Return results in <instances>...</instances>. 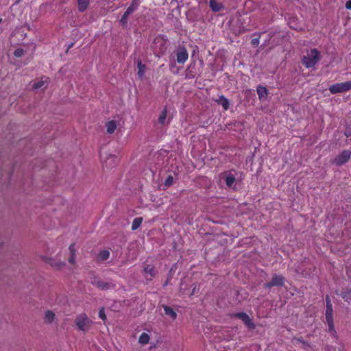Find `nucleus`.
Listing matches in <instances>:
<instances>
[{
	"instance_id": "9d476101",
	"label": "nucleus",
	"mask_w": 351,
	"mask_h": 351,
	"mask_svg": "<svg viewBox=\"0 0 351 351\" xmlns=\"http://www.w3.org/2000/svg\"><path fill=\"white\" fill-rule=\"evenodd\" d=\"M209 7L214 12H217L224 9L223 4L216 0H209Z\"/></svg>"
},
{
	"instance_id": "423d86ee",
	"label": "nucleus",
	"mask_w": 351,
	"mask_h": 351,
	"mask_svg": "<svg viewBox=\"0 0 351 351\" xmlns=\"http://www.w3.org/2000/svg\"><path fill=\"white\" fill-rule=\"evenodd\" d=\"M285 278L282 275L275 274L269 282L264 285L265 289H270L272 287H282L285 285Z\"/></svg>"
},
{
	"instance_id": "f3484780",
	"label": "nucleus",
	"mask_w": 351,
	"mask_h": 351,
	"mask_svg": "<svg viewBox=\"0 0 351 351\" xmlns=\"http://www.w3.org/2000/svg\"><path fill=\"white\" fill-rule=\"evenodd\" d=\"M137 69H138V76L140 79H143L145 76V65L143 64L141 60H138L137 62Z\"/></svg>"
},
{
	"instance_id": "a19ab883",
	"label": "nucleus",
	"mask_w": 351,
	"mask_h": 351,
	"mask_svg": "<svg viewBox=\"0 0 351 351\" xmlns=\"http://www.w3.org/2000/svg\"><path fill=\"white\" fill-rule=\"evenodd\" d=\"M345 134L346 136H348V132H346Z\"/></svg>"
},
{
	"instance_id": "c85d7f7f",
	"label": "nucleus",
	"mask_w": 351,
	"mask_h": 351,
	"mask_svg": "<svg viewBox=\"0 0 351 351\" xmlns=\"http://www.w3.org/2000/svg\"><path fill=\"white\" fill-rule=\"evenodd\" d=\"M173 182V177L171 175H169L165 180L164 184L165 186L169 187L172 185Z\"/></svg>"
},
{
	"instance_id": "7c9ffc66",
	"label": "nucleus",
	"mask_w": 351,
	"mask_h": 351,
	"mask_svg": "<svg viewBox=\"0 0 351 351\" xmlns=\"http://www.w3.org/2000/svg\"><path fill=\"white\" fill-rule=\"evenodd\" d=\"M98 316L100 319H101L103 321H105L106 319V315L104 311V308H101L98 313Z\"/></svg>"
},
{
	"instance_id": "ddd939ff",
	"label": "nucleus",
	"mask_w": 351,
	"mask_h": 351,
	"mask_svg": "<svg viewBox=\"0 0 351 351\" xmlns=\"http://www.w3.org/2000/svg\"><path fill=\"white\" fill-rule=\"evenodd\" d=\"M339 295L341 296L346 302H351V289H343Z\"/></svg>"
},
{
	"instance_id": "f8f14e48",
	"label": "nucleus",
	"mask_w": 351,
	"mask_h": 351,
	"mask_svg": "<svg viewBox=\"0 0 351 351\" xmlns=\"http://www.w3.org/2000/svg\"><path fill=\"white\" fill-rule=\"evenodd\" d=\"M326 319L327 324L328 325V332L332 337H337V332L335 328L334 322H333V316L326 317Z\"/></svg>"
},
{
	"instance_id": "ea45409f",
	"label": "nucleus",
	"mask_w": 351,
	"mask_h": 351,
	"mask_svg": "<svg viewBox=\"0 0 351 351\" xmlns=\"http://www.w3.org/2000/svg\"><path fill=\"white\" fill-rule=\"evenodd\" d=\"M345 134L346 136H348V132H346Z\"/></svg>"
},
{
	"instance_id": "c9c22d12",
	"label": "nucleus",
	"mask_w": 351,
	"mask_h": 351,
	"mask_svg": "<svg viewBox=\"0 0 351 351\" xmlns=\"http://www.w3.org/2000/svg\"><path fill=\"white\" fill-rule=\"evenodd\" d=\"M346 9H348V10H351V0H348V1L346 3Z\"/></svg>"
},
{
	"instance_id": "79ce46f5",
	"label": "nucleus",
	"mask_w": 351,
	"mask_h": 351,
	"mask_svg": "<svg viewBox=\"0 0 351 351\" xmlns=\"http://www.w3.org/2000/svg\"><path fill=\"white\" fill-rule=\"evenodd\" d=\"M20 0H18V1H19Z\"/></svg>"
},
{
	"instance_id": "bb28decb",
	"label": "nucleus",
	"mask_w": 351,
	"mask_h": 351,
	"mask_svg": "<svg viewBox=\"0 0 351 351\" xmlns=\"http://www.w3.org/2000/svg\"><path fill=\"white\" fill-rule=\"evenodd\" d=\"M110 256V252L108 250H104L99 252L98 254V258L101 261L107 260Z\"/></svg>"
},
{
	"instance_id": "0eeeda50",
	"label": "nucleus",
	"mask_w": 351,
	"mask_h": 351,
	"mask_svg": "<svg viewBox=\"0 0 351 351\" xmlns=\"http://www.w3.org/2000/svg\"><path fill=\"white\" fill-rule=\"evenodd\" d=\"M351 157V151L343 150L340 154L337 156L334 160L335 163L338 166H341L346 163Z\"/></svg>"
},
{
	"instance_id": "473e14b6",
	"label": "nucleus",
	"mask_w": 351,
	"mask_h": 351,
	"mask_svg": "<svg viewBox=\"0 0 351 351\" xmlns=\"http://www.w3.org/2000/svg\"><path fill=\"white\" fill-rule=\"evenodd\" d=\"M69 251L71 254H75V243H72L69 246Z\"/></svg>"
},
{
	"instance_id": "4be33fe9",
	"label": "nucleus",
	"mask_w": 351,
	"mask_h": 351,
	"mask_svg": "<svg viewBox=\"0 0 351 351\" xmlns=\"http://www.w3.org/2000/svg\"><path fill=\"white\" fill-rule=\"evenodd\" d=\"M143 271L146 274H149L151 278H153L156 275V271H155V268L154 266L152 265H146L144 269H143Z\"/></svg>"
},
{
	"instance_id": "2eb2a0df",
	"label": "nucleus",
	"mask_w": 351,
	"mask_h": 351,
	"mask_svg": "<svg viewBox=\"0 0 351 351\" xmlns=\"http://www.w3.org/2000/svg\"><path fill=\"white\" fill-rule=\"evenodd\" d=\"M257 94L260 100L265 99L267 97V89L263 86H258L256 88Z\"/></svg>"
},
{
	"instance_id": "4c0bfd02",
	"label": "nucleus",
	"mask_w": 351,
	"mask_h": 351,
	"mask_svg": "<svg viewBox=\"0 0 351 351\" xmlns=\"http://www.w3.org/2000/svg\"><path fill=\"white\" fill-rule=\"evenodd\" d=\"M195 289H196V286L194 287V288L193 289L191 293H190V295H193L195 293Z\"/></svg>"
},
{
	"instance_id": "a211bd4d",
	"label": "nucleus",
	"mask_w": 351,
	"mask_h": 351,
	"mask_svg": "<svg viewBox=\"0 0 351 351\" xmlns=\"http://www.w3.org/2000/svg\"><path fill=\"white\" fill-rule=\"evenodd\" d=\"M139 1H140V0H132L131 4L128 6L127 10H125L127 12V13H129L130 14H131L134 11H136L139 6V4H140Z\"/></svg>"
},
{
	"instance_id": "20e7f679",
	"label": "nucleus",
	"mask_w": 351,
	"mask_h": 351,
	"mask_svg": "<svg viewBox=\"0 0 351 351\" xmlns=\"http://www.w3.org/2000/svg\"><path fill=\"white\" fill-rule=\"evenodd\" d=\"M351 90V81L332 84L329 87V91L332 94L346 92Z\"/></svg>"
},
{
	"instance_id": "f257e3e1",
	"label": "nucleus",
	"mask_w": 351,
	"mask_h": 351,
	"mask_svg": "<svg viewBox=\"0 0 351 351\" xmlns=\"http://www.w3.org/2000/svg\"><path fill=\"white\" fill-rule=\"evenodd\" d=\"M320 59L321 56L319 51L317 49L314 48L311 49L306 56H303L302 58V63L307 69H310L314 67Z\"/></svg>"
},
{
	"instance_id": "4468645a",
	"label": "nucleus",
	"mask_w": 351,
	"mask_h": 351,
	"mask_svg": "<svg viewBox=\"0 0 351 351\" xmlns=\"http://www.w3.org/2000/svg\"><path fill=\"white\" fill-rule=\"evenodd\" d=\"M216 102L221 105L224 110H228L230 107V101L229 100L225 97L223 95L219 96V99L216 100Z\"/></svg>"
},
{
	"instance_id": "dca6fc26",
	"label": "nucleus",
	"mask_w": 351,
	"mask_h": 351,
	"mask_svg": "<svg viewBox=\"0 0 351 351\" xmlns=\"http://www.w3.org/2000/svg\"><path fill=\"white\" fill-rule=\"evenodd\" d=\"M117 127V122L114 120L109 121L106 123V132L110 134H112L114 132Z\"/></svg>"
},
{
	"instance_id": "5701e85b",
	"label": "nucleus",
	"mask_w": 351,
	"mask_h": 351,
	"mask_svg": "<svg viewBox=\"0 0 351 351\" xmlns=\"http://www.w3.org/2000/svg\"><path fill=\"white\" fill-rule=\"evenodd\" d=\"M142 222H143V217H140L135 218L133 220L132 223V227H131L132 230H137L141 225Z\"/></svg>"
},
{
	"instance_id": "39448f33",
	"label": "nucleus",
	"mask_w": 351,
	"mask_h": 351,
	"mask_svg": "<svg viewBox=\"0 0 351 351\" xmlns=\"http://www.w3.org/2000/svg\"><path fill=\"white\" fill-rule=\"evenodd\" d=\"M231 317H236L243 321L245 326L249 328L254 330L256 328L255 324L252 322L250 316L244 312L232 313L230 315Z\"/></svg>"
},
{
	"instance_id": "e433bc0d",
	"label": "nucleus",
	"mask_w": 351,
	"mask_h": 351,
	"mask_svg": "<svg viewBox=\"0 0 351 351\" xmlns=\"http://www.w3.org/2000/svg\"><path fill=\"white\" fill-rule=\"evenodd\" d=\"M182 285H183V283L182 282V283H181V285H180V291L182 292V293L183 295H185V294H186V293L185 292V291H184H184H182V290H183Z\"/></svg>"
},
{
	"instance_id": "c756f323",
	"label": "nucleus",
	"mask_w": 351,
	"mask_h": 351,
	"mask_svg": "<svg viewBox=\"0 0 351 351\" xmlns=\"http://www.w3.org/2000/svg\"><path fill=\"white\" fill-rule=\"evenodd\" d=\"M130 15V14L129 13H127V12L125 11L120 19L121 23H122L123 25L127 24L128 19Z\"/></svg>"
},
{
	"instance_id": "aec40b11",
	"label": "nucleus",
	"mask_w": 351,
	"mask_h": 351,
	"mask_svg": "<svg viewBox=\"0 0 351 351\" xmlns=\"http://www.w3.org/2000/svg\"><path fill=\"white\" fill-rule=\"evenodd\" d=\"M77 4L78 10L83 12L87 9L89 5V0H77Z\"/></svg>"
},
{
	"instance_id": "6ab92c4d",
	"label": "nucleus",
	"mask_w": 351,
	"mask_h": 351,
	"mask_svg": "<svg viewBox=\"0 0 351 351\" xmlns=\"http://www.w3.org/2000/svg\"><path fill=\"white\" fill-rule=\"evenodd\" d=\"M163 309L165 311V314L169 316L173 319H175L177 317L176 312L174 310H173L170 306L164 305Z\"/></svg>"
},
{
	"instance_id": "f03ea898",
	"label": "nucleus",
	"mask_w": 351,
	"mask_h": 351,
	"mask_svg": "<svg viewBox=\"0 0 351 351\" xmlns=\"http://www.w3.org/2000/svg\"><path fill=\"white\" fill-rule=\"evenodd\" d=\"M90 282L100 290H109L115 288L116 285L113 281L104 282L95 275L94 271L89 274Z\"/></svg>"
},
{
	"instance_id": "b1692460",
	"label": "nucleus",
	"mask_w": 351,
	"mask_h": 351,
	"mask_svg": "<svg viewBox=\"0 0 351 351\" xmlns=\"http://www.w3.org/2000/svg\"><path fill=\"white\" fill-rule=\"evenodd\" d=\"M236 178L233 174L229 173L226 178H225V182L226 184L230 187L232 186V184L235 182Z\"/></svg>"
},
{
	"instance_id": "72a5a7b5",
	"label": "nucleus",
	"mask_w": 351,
	"mask_h": 351,
	"mask_svg": "<svg viewBox=\"0 0 351 351\" xmlns=\"http://www.w3.org/2000/svg\"><path fill=\"white\" fill-rule=\"evenodd\" d=\"M75 256L76 254H71L69 258V262L71 264H74L75 262Z\"/></svg>"
},
{
	"instance_id": "6e6552de",
	"label": "nucleus",
	"mask_w": 351,
	"mask_h": 351,
	"mask_svg": "<svg viewBox=\"0 0 351 351\" xmlns=\"http://www.w3.org/2000/svg\"><path fill=\"white\" fill-rule=\"evenodd\" d=\"M176 60L179 64H184L186 62L189 58L187 50L184 47H179L176 53Z\"/></svg>"
},
{
	"instance_id": "f704fd0d",
	"label": "nucleus",
	"mask_w": 351,
	"mask_h": 351,
	"mask_svg": "<svg viewBox=\"0 0 351 351\" xmlns=\"http://www.w3.org/2000/svg\"><path fill=\"white\" fill-rule=\"evenodd\" d=\"M251 43L252 45L257 47L259 44V38H253Z\"/></svg>"
},
{
	"instance_id": "1a4fd4ad",
	"label": "nucleus",
	"mask_w": 351,
	"mask_h": 351,
	"mask_svg": "<svg viewBox=\"0 0 351 351\" xmlns=\"http://www.w3.org/2000/svg\"><path fill=\"white\" fill-rule=\"evenodd\" d=\"M119 160L115 155H109L108 157L104 161V167L106 169H111L116 166Z\"/></svg>"
},
{
	"instance_id": "412c9836",
	"label": "nucleus",
	"mask_w": 351,
	"mask_h": 351,
	"mask_svg": "<svg viewBox=\"0 0 351 351\" xmlns=\"http://www.w3.org/2000/svg\"><path fill=\"white\" fill-rule=\"evenodd\" d=\"M47 79H48V77H42L40 81L35 82L32 85V88L33 89H38V88H42L45 84V83H47Z\"/></svg>"
},
{
	"instance_id": "393cba45",
	"label": "nucleus",
	"mask_w": 351,
	"mask_h": 351,
	"mask_svg": "<svg viewBox=\"0 0 351 351\" xmlns=\"http://www.w3.org/2000/svg\"><path fill=\"white\" fill-rule=\"evenodd\" d=\"M149 339V335L146 332H143L138 338V342L141 344H147Z\"/></svg>"
},
{
	"instance_id": "a878e982",
	"label": "nucleus",
	"mask_w": 351,
	"mask_h": 351,
	"mask_svg": "<svg viewBox=\"0 0 351 351\" xmlns=\"http://www.w3.org/2000/svg\"><path fill=\"white\" fill-rule=\"evenodd\" d=\"M55 314L51 311H47L45 315V320L47 323H51L53 320Z\"/></svg>"
},
{
	"instance_id": "2f4dec72",
	"label": "nucleus",
	"mask_w": 351,
	"mask_h": 351,
	"mask_svg": "<svg viewBox=\"0 0 351 351\" xmlns=\"http://www.w3.org/2000/svg\"><path fill=\"white\" fill-rule=\"evenodd\" d=\"M24 51L23 49L19 48L16 49L14 52V56L16 58L21 57L23 55Z\"/></svg>"
},
{
	"instance_id": "cd10ccee",
	"label": "nucleus",
	"mask_w": 351,
	"mask_h": 351,
	"mask_svg": "<svg viewBox=\"0 0 351 351\" xmlns=\"http://www.w3.org/2000/svg\"><path fill=\"white\" fill-rule=\"evenodd\" d=\"M166 119H167V110L164 109L160 113V115L158 117V123L161 125H163L165 123Z\"/></svg>"
},
{
	"instance_id": "7ed1b4c3",
	"label": "nucleus",
	"mask_w": 351,
	"mask_h": 351,
	"mask_svg": "<svg viewBox=\"0 0 351 351\" xmlns=\"http://www.w3.org/2000/svg\"><path fill=\"white\" fill-rule=\"evenodd\" d=\"M75 322L78 330L83 332L87 331L92 323L91 320L88 317L86 313H80L77 315L75 317Z\"/></svg>"
},
{
	"instance_id": "9b49d317",
	"label": "nucleus",
	"mask_w": 351,
	"mask_h": 351,
	"mask_svg": "<svg viewBox=\"0 0 351 351\" xmlns=\"http://www.w3.org/2000/svg\"><path fill=\"white\" fill-rule=\"evenodd\" d=\"M325 300H326V304L325 317L333 316L332 304L330 298L328 295H326Z\"/></svg>"
},
{
	"instance_id": "58836bf2",
	"label": "nucleus",
	"mask_w": 351,
	"mask_h": 351,
	"mask_svg": "<svg viewBox=\"0 0 351 351\" xmlns=\"http://www.w3.org/2000/svg\"><path fill=\"white\" fill-rule=\"evenodd\" d=\"M1 22H2V19L0 18V24L1 23Z\"/></svg>"
}]
</instances>
